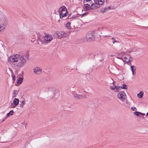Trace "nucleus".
Instances as JSON below:
<instances>
[{"mask_svg":"<svg viewBox=\"0 0 148 148\" xmlns=\"http://www.w3.org/2000/svg\"><path fill=\"white\" fill-rule=\"evenodd\" d=\"M8 61L15 66L20 68L23 67L27 62L24 56L18 54H13L9 56Z\"/></svg>","mask_w":148,"mask_h":148,"instance_id":"nucleus-1","label":"nucleus"},{"mask_svg":"<svg viewBox=\"0 0 148 148\" xmlns=\"http://www.w3.org/2000/svg\"><path fill=\"white\" fill-rule=\"evenodd\" d=\"M44 40H42L39 39L38 41L41 42L42 44H44L48 43L51 42L53 39V37L49 34H47L45 35L44 37Z\"/></svg>","mask_w":148,"mask_h":148,"instance_id":"nucleus-2","label":"nucleus"},{"mask_svg":"<svg viewBox=\"0 0 148 148\" xmlns=\"http://www.w3.org/2000/svg\"><path fill=\"white\" fill-rule=\"evenodd\" d=\"M95 37V33L92 32L87 33L86 36V39L87 42H90L93 40Z\"/></svg>","mask_w":148,"mask_h":148,"instance_id":"nucleus-3","label":"nucleus"},{"mask_svg":"<svg viewBox=\"0 0 148 148\" xmlns=\"http://www.w3.org/2000/svg\"><path fill=\"white\" fill-rule=\"evenodd\" d=\"M56 34V37L59 39L66 37L67 36V35L66 33L63 32H57Z\"/></svg>","mask_w":148,"mask_h":148,"instance_id":"nucleus-4","label":"nucleus"},{"mask_svg":"<svg viewBox=\"0 0 148 148\" xmlns=\"http://www.w3.org/2000/svg\"><path fill=\"white\" fill-rule=\"evenodd\" d=\"M117 97L119 99L123 101L126 98V96L125 93L121 92L117 95Z\"/></svg>","mask_w":148,"mask_h":148,"instance_id":"nucleus-5","label":"nucleus"},{"mask_svg":"<svg viewBox=\"0 0 148 148\" xmlns=\"http://www.w3.org/2000/svg\"><path fill=\"white\" fill-rule=\"evenodd\" d=\"M59 12L60 14H68V12L66 10V8L65 6H62L59 9Z\"/></svg>","mask_w":148,"mask_h":148,"instance_id":"nucleus-6","label":"nucleus"},{"mask_svg":"<svg viewBox=\"0 0 148 148\" xmlns=\"http://www.w3.org/2000/svg\"><path fill=\"white\" fill-rule=\"evenodd\" d=\"M130 56L128 54H125L123 56V60L124 62H128L130 61Z\"/></svg>","mask_w":148,"mask_h":148,"instance_id":"nucleus-7","label":"nucleus"},{"mask_svg":"<svg viewBox=\"0 0 148 148\" xmlns=\"http://www.w3.org/2000/svg\"><path fill=\"white\" fill-rule=\"evenodd\" d=\"M33 72L35 74L39 75L41 74L42 70L39 67H36L33 69Z\"/></svg>","mask_w":148,"mask_h":148,"instance_id":"nucleus-8","label":"nucleus"},{"mask_svg":"<svg viewBox=\"0 0 148 148\" xmlns=\"http://www.w3.org/2000/svg\"><path fill=\"white\" fill-rule=\"evenodd\" d=\"M131 70L132 72V74L133 75H136V67L135 66H131L130 67Z\"/></svg>","mask_w":148,"mask_h":148,"instance_id":"nucleus-9","label":"nucleus"},{"mask_svg":"<svg viewBox=\"0 0 148 148\" xmlns=\"http://www.w3.org/2000/svg\"><path fill=\"white\" fill-rule=\"evenodd\" d=\"M95 4L97 5H103L104 2V0H94Z\"/></svg>","mask_w":148,"mask_h":148,"instance_id":"nucleus-10","label":"nucleus"},{"mask_svg":"<svg viewBox=\"0 0 148 148\" xmlns=\"http://www.w3.org/2000/svg\"><path fill=\"white\" fill-rule=\"evenodd\" d=\"M74 97L77 99H80L83 97L85 98L86 95L82 96L81 95H79L77 94H75L74 95Z\"/></svg>","mask_w":148,"mask_h":148,"instance_id":"nucleus-11","label":"nucleus"},{"mask_svg":"<svg viewBox=\"0 0 148 148\" xmlns=\"http://www.w3.org/2000/svg\"><path fill=\"white\" fill-rule=\"evenodd\" d=\"M84 8L86 10H87L90 9V6L88 4H86L84 5Z\"/></svg>","mask_w":148,"mask_h":148,"instance_id":"nucleus-12","label":"nucleus"},{"mask_svg":"<svg viewBox=\"0 0 148 148\" xmlns=\"http://www.w3.org/2000/svg\"><path fill=\"white\" fill-rule=\"evenodd\" d=\"M120 87H121L120 86L118 87L114 85L113 86H110V88L111 89L113 90H114L115 89H116V91L117 92V91H119L118 90V89L119 88H120Z\"/></svg>","mask_w":148,"mask_h":148,"instance_id":"nucleus-13","label":"nucleus"},{"mask_svg":"<svg viewBox=\"0 0 148 148\" xmlns=\"http://www.w3.org/2000/svg\"><path fill=\"white\" fill-rule=\"evenodd\" d=\"M19 100L18 99L15 98L13 101V103L15 106H17L19 103Z\"/></svg>","mask_w":148,"mask_h":148,"instance_id":"nucleus-14","label":"nucleus"},{"mask_svg":"<svg viewBox=\"0 0 148 148\" xmlns=\"http://www.w3.org/2000/svg\"><path fill=\"white\" fill-rule=\"evenodd\" d=\"M143 92L141 91L137 94V96L139 98H142L143 95Z\"/></svg>","mask_w":148,"mask_h":148,"instance_id":"nucleus-15","label":"nucleus"},{"mask_svg":"<svg viewBox=\"0 0 148 148\" xmlns=\"http://www.w3.org/2000/svg\"><path fill=\"white\" fill-rule=\"evenodd\" d=\"M95 3L92 4L90 6V8L92 9H96L98 8V6Z\"/></svg>","mask_w":148,"mask_h":148,"instance_id":"nucleus-16","label":"nucleus"},{"mask_svg":"<svg viewBox=\"0 0 148 148\" xmlns=\"http://www.w3.org/2000/svg\"><path fill=\"white\" fill-rule=\"evenodd\" d=\"M18 92L17 90H15L13 91V94L12 95V98H14L16 97V96L17 95Z\"/></svg>","mask_w":148,"mask_h":148,"instance_id":"nucleus-17","label":"nucleus"},{"mask_svg":"<svg viewBox=\"0 0 148 148\" xmlns=\"http://www.w3.org/2000/svg\"><path fill=\"white\" fill-rule=\"evenodd\" d=\"M25 104V100H23L21 102L20 104V107L23 108V107L24 106Z\"/></svg>","mask_w":148,"mask_h":148,"instance_id":"nucleus-18","label":"nucleus"},{"mask_svg":"<svg viewBox=\"0 0 148 148\" xmlns=\"http://www.w3.org/2000/svg\"><path fill=\"white\" fill-rule=\"evenodd\" d=\"M23 81V78L19 77L18 78L17 81V83L18 84H21Z\"/></svg>","mask_w":148,"mask_h":148,"instance_id":"nucleus-19","label":"nucleus"},{"mask_svg":"<svg viewBox=\"0 0 148 148\" xmlns=\"http://www.w3.org/2000/svg\"><path fill=\"white\" fill-rule=\"evenodd\" d=\"M67 15L68 14H62H62L60 13L59 16H60V18L61 19H62V18H63L66 17L67 16Z\"/></svg>","mask_w":148,"mask_h":148,"instance_id":"nucleus-20","label":"nucleus"},{"mask_svg":"<svg viewBox=\"0 0 148 148\" xmlns=\"http://www.w3.org/2000/svg\"><path fill=\"white\" fill-rule=\"evenodd\" d=\"M5 28V26L3 24L0 25V32L3 31Z\"/></svg>","mask_w":148,"mask_h":148,"instance_id":"nucleus-21","label":"nucleus"},{"mask_svg":"<svg viewBox=\"0 0 148 148\" xmlns=\"http://www.w3.org/2000/svg\"><path fill=\"white\" fill-rule=\"evenodd\" d=\"M66 27L68 29H71V23L69 22H68L66 24Z\"/></svg>","mask_w":148,"mask_h":148,"instance_id":"nucleus-22","label":"nucleus"},{"mask_svg":"<svg viewBox=\"0 0 148 148\" xmlns=\"http://www.w3.org/2000/svg\"><path fill=\"white\" fill-rule=\"evenodd\" d=\"M14 113V111L13 110H11L7 114V117L10 116V115H13Z\"/></svg>","mask_w":148,"mask_h":148,"instance_id":"nucleus-23","label":"nucleus"},{"mask_svg":"<svg viewBox=\"0 0 148 148\" xmlns=\"http://www.w3.org/2000/svg\"><path fill=\"white\" fill-rule=\"evenodd\" d=\"M110 9V7L105 8L103 10V11L104 12H107Z\"/></svg>","mask_w":148,"mask_h":148,"instance_id":"nucleus-24","label":"nucleus"},{"mask_svg":"<svg viewBox=\"0 0 148 148\" xmlns=\"http://www.w3.org/2000/svg\"><path fill=\"white\" fill-rule=\"evenodd\" d=\"M121 88L122 89H127L126 86L125 84H124L121 87Z\"/></svg>","mask_w":148,"mask_h":148,"instance_id":"nucleus-25","label":"nucleus"},{"mask_svg":"<svg viewBox=\"0 0 148 148\" xmlns=\"http://www.w3.org/2000/svg\"><path fill=\"white\" fill-rule=\"evenodd\" d=\"M140 112H136L134 113V114L136 115L137 116H139V114H140Z\"/></svg>","mask_w":148,"mask_h":148,"instance_id":"nucleus-26","label":"nucleus"},{"mask_svg":"<svg viewBox=\"0 0 148 148\" xmlns=\"http://www.w3.org/2000/svg\"><path fill=\"white\" fill-rule=\"evenodd\" d=\"M131 109L133 111H136L137 110L136 108L135 107H132Z\"/></svg>","mask_w":148,"mask_h":148,"instance_id":"nucleus-27","label":"nucleus"},{"mask_svg":"<svg viewBox=\"0 0 148 148\" xmlns=\"http://www.w3.org/2000/svg\"><path fill=\"white\" fill-rule=\"evenodd\" d=\"M13 79L14 80V81L15 80V79L16 78L15 75H14L13 76Z\"/></svg>","mask_w":148,"mask_h":148,"instance_id":"nucleus-28","label":"nucleus"},{"mask_svg":"<svg viewBox=\"0 0 148 148\" xmlns=\"http://www.w3.org/2000/svg\"><path fill=\"white\" fill-rule=\"evenodd\" d=\"M140 114L142 115H145V114L141 112L140 113Z\"/></svg>","mask_w":148,"mask_h":148,"instance_id":"nucleus-29","label":"nucleus"},{"mask_svg":"<svg viewBox=\"0 0 148 148\" xmlns=\"http://www.w3.org/2000/svg\"><path fill=\"white\" fill-rule=\"evenodd\" d=\"M7 117H4L3 119V120L2 121H4V120H5L7 118Z\"/></svg>","mask_w":148,"mask_h":148,"instance_id":"nucleus-30","label":"nucleus"},{"mask_svg":"<svg viewBox=\"0 0 148 148\" xmlns=\"http://www.w3.org/2000/svg\"><path fill=\"white\" fill-rule=\"evenodd\" d=\"M117 42V41L116 40H114L112 42L113 43H115V42Z\"/></svg>","mask_w":148,"mask_h":148,"instance_id":"nucleus-31","label":"nucleus"},{"mask_svg":"<svg viewBox=\"0 0 148 148\" xmlns=\"http://www.w3.org/2000/svg\"><path fill=\"white\" fill-rule=\"evenodd\" d=\"M91 0H86V2L90 1Z\"/></svg>","mask_w":148,"mask_h":148,"instance_id":"nucleus-32","label":"nucleus"},{"mask_svg":"<svg viewBox=\"0 0 148 148\" xmlns=\"http://www.w3.org/2000/svg\"><path fill=\"white\" fill-rule=\"evenodd\" d=\"M111 39H112V40H114V39H115V38H111Z\"/></svg>","mask_w":148,"mask_h":148,"instance_id":"nucleus-33","label":"nucleus"},{"mask_svg":"<svg viewBox=\"0 0 148 148\" xmlns=\"http://www.w3.org/2000/svg\"><path fill=\"white\" fill-rule=\"evenodd\" d=\"M57 92L58 93V95L59 94V92H58V91H57Z\"/></svg>","mask_w":148,"mask_h":148,"instance_id":"nucleus-34","label":"nucleus"},{"mask_svg":"<svg viewBox=\"0 0 148 148\" xmlns=\"http://www.w3.org/2000/svg\"><path fill=\"white\" fill-rule=\"evenodd\" d=\"M115 82H113V84H115Z\"/></svg>","mask_w":148,"mask_h":148,"instance_id":"nucleus-35","label":"nucleus"},{"mask_svg":"<svg viewBox=\"0 0 148 148\" xmlns=\"http://www.w3.org/2000/svg\"><path fill=\"white\" fill-rule=\"evenodd\" d=\"M147 115L148 116V112L147 113Z\"/></svg>","mask_w":148,"mask_h":148,"instance_id":"nucleus-36","label":"nucleus"},{"mask_svg":"<svg viewBox=\"0 0 148 148\" xmlns=\"http://www.w3.org/2000/svg\"><path fill=\"white\" fill-rule=\"evenodd\" d=\"M88 13H86L85 14H88Z\"/></svg>","mask_w":148,"mask_h":148,"instance_id":"nucleus-37","label":"nucleus"},{"mask_svg":"<svg viewBox=\"0 0 148 148\" xmlns=\"http://www.w3.org/2000/svg\"><path fill=\"white\" fill-rule=\"evenodd\" d=\"M85 92V93H87L86 92Z\"/></svg>","mask_w":148,"mask_h":148,"instance_id":"nucleus-38","label":"nucleus"}]
</instances>
